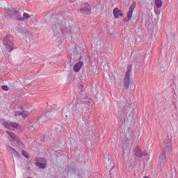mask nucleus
Returning <instances> with one entry per match:
<instances>
[{"instance_id":"nucleus-1","label":"nucleus","mask_w":178,"mask_h":178,"mask_svg":"<svg viewBox=\"0 0 178 178\" xmlns=\"http://www.w3.org/2000/svg\"><path fill=\"white\" fill-rule=\"evenodd\" d=\"M163 147L164 148L163 153L159 158L158 166L159 168H162L166 163V155L165 154H169L172 151V139L164 141Z\"/></svg>"},{"instance_id":"nucleus-20","label":"nucleus","mask_w":178,"mask_h":178,"mask_svg":"<svg viewBox=\"0 0 178 178\" xmlns=\"http://www.w3.org/2000/svg\"><path fill=\"white\" fill-rule=\"evenodd\" d=\"M52 113H54L52 111H47L44 114L46 119H48V118H51V116H52Z\"/></svg>"},{"instance_id":"nucleus-15","label":"nucleus","mask_w":178,"mask_h":178,"mask_svg":"<svg viewBox=\"0 0 178 178\" xmlns=\"http://www.w3.org/2000/svg\"><path fill=\"white\" fill-rule=\"evenodd\" d=\"M13 16H16V17H17V20H19V22H20V19H22V13H19V11L14 9V15Z\"/></svg>"},{"instance_id":"nucleus-3","label":"nucleus","mask_w":178,"mask_h":178,"mask_svg":"<svg viewBox=\"0 0 178 178\" xmlns=\"http://www.w3.org/2000/svg\"><path fill=\"white\" fill-rule=\"evenodd\" d=\"M3 45L8 52H12L15 49V44L12 42V38L7 35L3 39Z\"/></svg>"},{"instance_id":"nucleus-10","label":"nucleus","mask_w":178,"mask_h":178,"mask_svg":"<svg viewBox=\"0 0 178 178\" xmlns=\"http://www.w3.org/2000/svg\"><path fill=\"white\" fill-rule=\"evenodd\" d=\"M14 13H15V9L9 8V9L6 10L5 16H6V17H8V19H12V18H13Z\"/></svg>"},{"instance_id":"nucleus-11","label":"nucleus","mask_w":178,"mask_h":178,"mask_svg":"<svg viewBox=\"0 0 178 178\" xmlns=\"http://www.w3.org/2000/svg\"><path fill=\"white\" fill-rule=\"evenodd\" d=\"M27 115H29V112L26 111L15 112V116H22V118H27Z\"/></svg>"},{"instance_id":"nucleus-8","label":"nucleus","mask_w":178,"mask_h":178,"mask_svg":"<svg viewBox=\"0 0 178 178\" xmlns=\"http://www.w3.org/2000/svg\"><path fill=\"white\" fill-rule=\"evenodd\" d=\"M134 154L136 156H138V158H143V156H147V154H143V152H141V149H140V147L136 146L134 148Z\"/></svg>"},{"instance_id":"nucleus-17","label":"nucleus","mask_w":178,"mask_h":178,"mask_svg":"<svg viewBox=\"0 0 178 178\" xmlns=\"http://www.w3.org/2000/svg\"><path fill=\"white\" fill-rule=\"evenodd\" d=\"M6 133H7L8 136H10L13 141H15V140H16V135L13 132H11L10 131H6Z\"/></svg>"},{"instance_id":"nucleus-26","label":"nucleus","mask_w":178,"mask_h":178,"mask_svg":"<svg viewBox=\"0 0 178 178\" xmlns=\"http://www.w3.org/2000/svg\"><path fill=\"white\" fill-rule=\"evenodd\" d=\"M154 12L156 13V8H154Z\"/></svg>"},{"instance_id":"nucleus-2","label":"nucleus","mask_w":178,"mask_h":178,"mask_svg":"<svg viewBox=\"0 0 178 178\" xmlns=\"http://www.w3.org/2000/svg\"><path fill=\"white\" fill-rule=\"evenodd\" d=\"M55 27L56 29H54V34L56 37H60L62 33L63 34H70L72 33V28L70 26L67 27L65 22H63L60 24H58L57 26L55 25Z\"/></svg>"},{"instance_id":"nucleus-21","label":"nucleus","mask_w":178,"mask_h":178,"mask_svg":"<svg viewBox=\"0 0 178 178\" xmlns=\"http://www.w3.org/2000/svg\"><path fill=\"white\" fill-rule=\"evenodd\" d=\"M22 155H23V156L26 158V159H29L30 158V156L29 155V154L26 153V152L24 150H22Z\"/></svg>"},{"instance_id":"nucleus-23","label":"nucleus","mask_w":178,"mask_h":178,"mask_svg":"<svg viewBox=\"0 0 178 178\" xmlns=\"http://www.w3.org/2000/svg\"><path fill=\"white\" fill-rule=\"evenodd\" d=\"M29 130H30V131H34V130H35V128H34V127H29Z\"/></svg>"},{"instance_id":"nucleus-4","label":"nucleus","mask_w":178,"mask_h":178,"mask_svg":"<svg viewBox=\"0 0 178 178\" xmlns=\"http://www.w3.org/2000/svg\"><path fill=\"white\" fill-rule=\"evenodd\" d=\"M130 73H131V66H128L126 72V76L124 79V86L125 88H129L130 86Z\"/></svg>"},{"instance_id":"nucleus-16","label":"nucleus","mask_w":178,"mask_h":178,"mask_svg":"<svg viewBox=\"0 0 178 178\" xmlns=\"http://www.w3.org/2000/svg\"><path fill=\"white\" fill-rule=\"evenodd\" d=\"M31 17L29 15V14L25 13L23 14V17H22V18H19V22H24V20L30 19Z\"/></svg>"},{"instance_id":"nucleus-22","label":"nucleus","mask_w":178,"mask_h":178,"mask_svg":"<svg viewBox=\"0 0 178 178\" xmlns=\"http://www.w3.org/2000/svg\"><path fill=\"white\" fill-rule=\"evenodd\" d=\"M1 88L2 90H3V91H8L9 90V88H8V86H5V85H3L1 86Z\"/></svg>"},{"instance_id":"nucleus-12","label":"nucleus","mask_w":178,"mask_h":178,"mask_svg":"<svg viewBox=\"0 0 178 178\" xmlns=\"http://www.w3.org/2000/svg\"><path fill=\"white\" fill-rule=\"evenodd\" d=\"M8 151H10V154L12 155H14V156H15V158H19L20 156V154H19V152H17V151L13 149V147H8Z\"/></svg>"},{"instance_id":"nucleus-18","label":"nucleus","mask_w":178,"mask_h":178,"mask_svg":"<svg viewBox=\"0 0 178 178\" xmlns=\"http://www.w3.org/2000/svg\"><path fill=\"white\" fill-rule=\"evenodd\" d=\"M154 3L156 5V8L162 7V0H155Z\"/></svg>"},{"instance_id":"nucleus-7","label":"nucleus","mask_w":178,"mask_h":178,"mask_svg":"<svg viewBox=\"0 0 178 178\" xmlns=\"http://www.w3.org/2000/svg\"><path fill=\"white\" fill-rule=\"evenodd\" d=\"M134 9H136V2H133L129 6L128 13H127V21L130 20L131 17H133V12H134Z\"/></svg>"},{"instance_id":"nucleus-19","label":"nucleus","mask_w":178,"mask_h":178,"mask_svg":"<svg viewBox=\"0 0 178 178\" xmlns=\"http://www.w3.org/2000/svg\"><path fill=\"white\" fill-rule=\"evenodd\" d=\"M35 165L38 166V168H40V169H45V164H44L42 163L37 162L35 163Z\"/></svg>"},{"instance_id":"nucleus-13","label":"nucleus","mask_w":178,"mask_h":178,"mask_svg":"<svg viewBox=\"0 0 178 178\" xmlns=\"http://www.w3.org/2000/svg\"><path fill=\"white\" fill-rule=\"evenodd\" d=\"M81 66H83V62L80 61L76 63L73 67L74 72H79L80 69H81Z\"/></svg>"},{"instance_id":"nucleus-25","label":"nucleus","mask_w":178,"mask_h":178,"mask_svg":"<svg viewBox=\"0 0 178 178\" xmlns=\"http://www.w3.org/2000/svg\"><path fill=\"white\" fill-rule=\"evenodd\" d=\"M142 154H146V155H147V152H144Z\"/></svg>"},{"instance_id":"nucleus-6","label":"nucleus","mask_w":178,"mask_h":178,"mask_svg":"<svg viewBox=\"0 0 178 178\" xmlns=\"http://www.w3.org/2000/svg\"><path fill=\"white\" fill-rule=\"evenodd\" d=\"M78 12H80L81 13H86V15H88V13L91 12V7L90 6L89 3H85L82 5V8L78 10Z\"/></svg>"},{"instance_id":"nucleus-24","label":"nucleus","mask_w":178,"mask_h":178,"mask_svg":"<svg viewBox=\"0 0 178 178\" xmlns=\"http://www.w3.org/2000/svg\"><path fill=\"white\" fill-rule=\"evenodd\" d=\"M41 162H47V159H45V158H42V159H41Z\"/></svg>"},{"instance_id":"nucleus-5","label":"nucleus","mask_w":178,"mask_h":178,"mask_svg":"<svg viewBox=\"0 0 178 178\" xmlns=\"http://www.w3.org/2000/svg\"><path fill=\"white\" fill-rule=\"evenodd\" d=\"M2 124L3 127H6V129H8V130H13V129H17L19 127V124L15 122H3Z\"/></svg>"},{"instance_id":"nucleus-9","label":"nucleus","mask_w":178,"mask_h":178,"mask_svg":"<svg viewBox=\"0 0 178 178\" xmlns=\"http://www.w3.org/2000/svg\"><path fill=\"white\" fill-rule=\"evenodd\" d=\"M113 15L115 19H119L120 17H122L123 16V13H122V11L118 8H114Z\"/></svg>"},{"instance_id":"nucleus-14","label":"nucleus","mask_w":178,"mask_h":178,"mask_svg":"<svg viewBox=\"0 0 178 178\" xmlns=\"http://www.w3.org/2000/svg\"><path fill=\"white\" fill-rule=\"evenodd\" d=\"M82 102H84L85 106L86 108H90L91 106V99H88V97L82 98Z\"/></svg>"}]
</instances>
